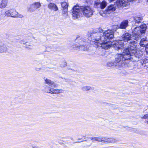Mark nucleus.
<instances>
[{"instance_id":"5701e85b","label":"nucleus","mask_w":148,"mask_h":148,"mask_svg":"<svg viewBox=\"0 0 148 148\" xmlns=\"http://www.w3.org/2000/svg\"><path fill=\"white\" fill-rule=\"evenodd\" d=\"M36 9L35 7V5L33 4L29 6L28 8V11L30 12H34Z\"/></svg>"},{"instance_id":"6e6552de","label":"nucleus","mask_w":148,"mask_h":148,"mask_svg":"<svg viewBox=\"0 0 148 148\" xmlns=\"http://www.w3.org/2000/svg\"><path fill=\"white\" fill-rule=\"evenodd\" d=\"M86 43L82 39H80L78 44L73 45V47L74 49H80L81 50L85 51L87 49Z\"/></svg>"},{"instance_id":"6ab92c4d","label":"nucleus","mask_w":148,"mask_h":148,"mask_svg":"<svg viewBox=\"0 0 148 148\" xmlns=\"http://www.w3.org/2000/svg\"><path fill=\"white\" fill-rule=\"evenodd\" d=\"M7 48L0 40V53L5 52L7 51Z\"/></svg>"},{"instance_id":"4be33fe9","label":"nucleus","mask_w":148,"mask_h":148,"mask_svg":"<svg viewBox=\"0 0 148 148\" xmlns=\"http://www.w3.org/2000/svg\"><path fill=\"white\" fill-rule=\"evenodd\" d=\"M7 3V0H2L0 3V8H5Z\"/></svg>"},{"instance_id":"f03ea898","label":"nucleus","mask_w":148,"mask_h":148,"mask_svg":"<svg viewBox=\"0 0 148 148\" xmlns=\"http://www.w3.org/2000/svg\"><path fill=\"white\" fill-rule=\"evenodd\" d=\"M72 16L74 19H77L82 15V13L87 17H91L93 14V11L89 6L80 7L78 5L74 6L73 8Z\"/></svg>"},{"instance_id":"20e7f679","label":"nucleus","mask_w":148,"mask_h":148,"mask_svg":"<svg viewBox=\"0 0 148 148\" xmlns=\"http://www.w3.org/2000/svg\"><path fill=\"white\" fill-rule=\"evenodd\" d=\"M126 50H123L122 53L117 54L115 60V67L117 69L121 68L122 66L123 61L125 60H129L131 57L126 54Z\"/></svg>"},{"instance_id":"b1692460","label":"nucleus","mask_w":148,"mask_h":148,"mask_svg":"<svg viewBox=\"0 0 148 148\" xmlns=\"http://www.w3.org/2000/svg\"><path fill=\"white\" fill-rule=\"evenodd\" d=\"M81 88L82 90L85 91L91 90L92 88L89 86H85L82 87Z\"/></svg>"},{"instance_id":"ddd939ff","label":"nucleus","mask_w":148,"mask_h":148,"mask_svg":"<svg viewBox=\"0 0 148 148\" xmlns=\"http://www.w3.org/2000/svg\"><path fill=\"white\" fill-rule=\"evenodd\" d=\"M107 5V2L105 0H103L102 2L95 1V2L94 6L95 7L100 8L101 9H103L106 7Z\"/></svg>"},{"instance_id":"a211bd4d","label":"nucleus","mask_w":148,"mask_h":148,"mask_svg":"<svg viewBox=\"0 0 148 148\" xmlns=\"http://www.w3.org/2000/svg\"><path fill=\"white\" fill-rule=\"evenodd\" d=\"M140 45L143 47H148V41L145 38L142 39L140 41Z\"/></svg>"},{"instance_id":"58836bf2","label":"nucleus","mask_w":148,"mask_h":148,"mask_svg":"<svg viewBox=\"0 0 148 148\" xmlns=\"http://www.w3.org/2000/svg\"><path fill=\"white\" fill-rule=\"evenodd\" d=\"M140 0H138V1H139Z\"/></svg>"},{"instance_id":"39448f33","label":"nucleus","mask_w":148,"mask_h":148,"mask_svg":"<svg viewBox=\"0 0 148 148\" xmlns=\"http://www.w3.org/2000/svg\"><path fill=\"white\" fill-rule=\"evenodd\" d=\"M103 33V30L101 28L95 29L90 34L92 41L97 42L99 40H101Z\"/></svg>"},{"instance_id":"f257e3e1","label":"nucleus","mask_w":148,"mask_h":148,"mask_svg":"<svg viewBox=\"0 0 148 148\" xmlns=\"http://www.w3.org/2000/svg\"><path fill=\"white\" fill-rule=\"evenodd\" d=\"M147 27L145 24H143L140 27H136L133 31L132 33L134 34L132 36L129 33H125L122 36V40H117L113 43L114 48L116 50L123 49L124 46V41H132L134 40L137 36H139L140 37L141 34L145 33Z\"/></svg>"},{"instance_id":"423d86ee","label":"nucleus","mask_w":148,"mask_h":148,"mask_svg":"<svg viewBox=\"0 0 148 148\" xmlns=\"http://www.w3.org/2000/svg\"><path fill=\"white\" fill-rule=\"evenodd\" d=\"M114 36V31L112 30L108 29L104 31L103 30V35L101 37V40H104L107 39H112Z\"/></svg>"},{"instance_id":"4468645a","label":"nucleus","mask_w":148,"mask_h":148,"mask_svg":"<svg viewBox=\"0 0 148 148\" xmlns=\"http://www.w3.org/2000/svg\"><path fill=\"white\" fill-rule=\"evenodd\" d=\"M45 83L49 86L56 88L58 86V84L55 82L48 78H44Z\"/></svg>"},{"instance_id":"7c9ffc66","label":"nucleus","mask_w":148,"mask_h":148,"mask_svg":"<svg viewBox=\"0 0 148 148\" xmlns=\"http://www.w3.org/2000/svg\"><path fill=\"white\" fill-rule=\"evenodd\" d=\"M21 44H26L27 42H25L24 40H22L21 41Z\"/></svg>"},{"instance_id":"2eb2a0df","label":"nucleus","mask_w":148,"mask_h":148,"mask_svg":"<svg viewBox=\"0 0 148 148\" xmlns=\"http://www.w3.org/2000/svg\"><path fill=\"white\" fill-rule=\"evenodd\" d=\"M61 7L63 9V14L67 15L68 5L67 3L65 2L61 3Z\"/></svg>"},{"instance_id":"9b49d317","label":"nucleus","mask_w":148,"mask_h":148,"mask_svg":"<svg viewBox=\"0 0 148 148\" xmlns=\"http://www.w3.org/2000/svg\"><path fill=\"white\" fill-rule=\"evenodd\" d=\"M99 142L102 143H114L117 141V140L115 138H113L102 137H99Z\"/></svg>"},{"instance_id":"72a5a7b5","label":"nucleus","mask_w":148,"mask_h":148,"mask_svg":"<svg viewBox=\"0 0 148 148\" xmlns=\"http://www.w3.org/2000/svg\"><path fill=\"white\" fill-rule=\"evenodd\" d=\"M146 51L147 52V54H148V47L146 49Z\"/></svg>"},{"instance_id":"9d476101","label":"nucleus","mask_w":148,"mask_h":148,"mask_svg":"<svg viewBox=\"0 0 148 148\" xmlns=\"http://www.w3.org/2000/svg\"><path fill=\"white\" fill-rule=\"evenodd\" d=\"M44 90L47 93H51V94H57L62 92L63 90L62 89H56L49 86H46Z\"/></svg>"},{"instance_id":"4c0bfd02","label":"nucleus","mask_w":148,"mask_h":148,"mask_svg":"<svg viewBox=\"0 0 148 148\" xmlns=\"http://www.w3.org/2000/svg\"><path fill=\"white\" fill-rule=\"evenodd\" d=\"M78 142V143H79V142Z\"/></svg>"},{"instance_id":"c9c22d12","label":"nucleus","mask_w":148,"mask_h":148,"mask_svg":"<svg viewBox=\"0 0 148 148\" xmlns=\"http://www.w3.org/2000/svg\"><path fill=\"white\" fill-rule=\"evenodd\" d=\"M79 37H78V38H77V40H79Z\"/></svg>"},{"instance_id":"2f4dec72","label":"nucleus","mask_w":148,"mask_h":148,"mask_svg":"<svg viewBox=\"0 0 148 148\" xmlns=\"http://www.w3.org/2000/svg\"><path fill=\"white\" fill-rule=\"evenodd\" d=\"M32 148H39L37 146L32 145Z\"/></svg>"},{"instance_id":"a878e982","label":"nucleus","mask_w":148,"mask_h":148,"mask_svg":"<svg viewBox=\"0 0 148 148\" xmlns=\"http://www.w3.org/2000/svg\"><path fill=\"white\" fill-rule=\"evenodd\" d=\"M33 4L35 5V7L36 9L40 8L41 6L40 3L39 2L34 3Z\"/></svg>"},{"instance_id":"cd10ccee","label":"nucleus","mask_w":148,"mask_h":148,"mask_svg":"<svg viewBox=\"0 0 148 148\" xmlns=\"http://www.w3.org/2000/svg\"><path fill=\"white\" fill-rule=\"evenodd\" d=\"M142 119H148V114H146L145 115L141 117Z\"/></svg>"},{"instance_id":"c85d7f7f","label":"nucleus","mask_w":148,"mask_h":148,"mask_svg":"<svg viewBox=\"0 0 148 148\" xmlns=\"http://www.w3.org/2000/svg\"><path fill=\"white\" fill-rule=\"evenodd\" d=\"M103 11H100L99 12V13L101 16L104 17L105 16V13H103Z\"/></svg>"},{"instance_id":"f3484780","label":"nucleus","mask_w":148,"mask_h":148,"mask_svg":"<svg viewBox=\"0 0 148 148\" xmlns=\"http://www.w3.org/2000/svg\"><path fill=\"white\" fill-rule=\"evenodd\" d=\"M48 8L54 11H56L58 10L57 6L54 3H50L48 5Z\"/></svg>"},{"instance_id":"473e14b6","label":"nucleus","mask_w":148,"mask_h":148,"mask_svg":"<svg viewBox=\"0 0 148 148\" xmlns=\"http://www.w3.org/2000/svg\"><path fill=\"white\" fill-rule=\"evenodd\" d=\"M40 69V68H36V70L37 71H39Z\"/></svg>"},{"instance_id":"bb28decb","label":"nucleus","mask_w":148,"mask_h":148,"mask_svg":"<svg viewBox=\"0 0 148 148\" xmlns=\"http://www.w3.org/2000/svg\"><path fill=\"white\" fill-rule=\"evenodd\" d=\"M99 137H93L91 138V139L93 141H97L99 142Z\"/></svg>"},{"instance_id":"7ed1b4c3","label":"nucleus","mask_w":148,"mask_h":148,"mask_svg":"<svg viewBox=\"0 0 148 148\" xmlns=\"http://www.w3.org/2000/svg\"><path fill=\"white\" fill-rule=\"evenodd\" d=\"M140 37L139 36H137L134 40L129 42V45L128 48H126L123 50H127L126 52V54L127 56L129 55L131 58V56H134L135 57L140 58L142 56L143 53L137 47V41L139 40Z\"/></svg>"},{"instance_id":"aec40b11","label":"nucleus","mask_w":148,"mask_h":148,"mask_svg":"<svg viewBox=\"0 0 148 148\" xmlns=\"http://www.w3.org/2000/svg\"><path fill=\"white\" fill-rule=\"evenodd\" d=\"M116 9V6L115 5H111L108 7V8L106 10V11L108 13L109 12L114 11Z\"/></svg>"},{"instance_id":"393cba45","label":"nucleus","mask_w":148,"mask_h":148,"mask_svg":"<svg viewBox=\"0 0 148 148\" xmlns=\"http://www.w3.org/2000/svg\"><path fill=\"white\" fill-rule=\"evenodd\" d=\"M116 64V63H115V62L114 63L112 62H108L107 63V66L110 67H113L114 66L115 67Z\"/></svg>"},{"instance_id":"dca6fc26","label":"nucleus","mask_w":148,"mask_h":148,"mask_svg":"<svg viewBox=\"0 0 148 148\" xmlns=\"http://www.w3.org/2000/svg\"><path fill=\"white\" fill-rule=\"evenodd\" d=\"M134 22H135V25L137 27H140V26L143 25L142 24L140 26L138 25V24L141 23L142 21V18L141 17H136L134 19Z\"/></svg>"},{"instance_id":"c756f323","label":"nucleus","mask_w":148,"mask_h":148,"mask_svg":"<svg viewBox=\"0 0 148 148\" xmlns=\"http://www.w3.org/2000/svg\"><path fill=\"white\" fill-rule=\"evenodd\" d=\"M66 65V63L65 62H63V65H62V64L61 65V67H64V66H65Z\"/></svg>"},{"instance_id":"1a4fd4ad","label":"nucleus","mask_w":148,"mask_h":148,"mask_svg":"<svg viewBox=\"0 0 148 148\" xmlns=\"http://www.w3.org/2000/svg\"><path fill=\"white\" fill-rule=\"evenodd\" d=\"M112 43L111 42L108 41L106 40H101L97 43V46L101 47L103 49H109L111 47Z\"/></svg>"},{"instance_id":"f704fd0d","label":"nucleus","mask_w":148,"mask_h":148,"mask_svg":"<svg viewBox=\"0 0 148 148\" xmlns=\"http://www.w3.org/2000/svg\"><path fill=\"white\" fill-rule=\"evenodd\" d=\"M2 14H1V13H0V18H1V17Z\"/></svg>"},{"instance_id":"f8f14e48","label":"nucleus","mask_w":148,"mask_h":148,"mask_svg":"<svg viewBox=\"0 0 148 148\" xmlns=\"http://www.w3.org/2000/svg\"><path fill=\"white\" fill-rule=\"evenodd\" d=\"M116 2L117 5L119 8L122 6H126L130 4L128 0H117Z\"/></svg>"},{"instance_id":"412c9836","label":"nucleus","mask_w":148,"mask_h":148,"mask_svg":"<svg viewBox=\"0 0 148 148\" xmlns=\"http://www.w3.org/2000/svg\"><path fill=\"white\" fill-rule=\"evenodd\" d=\"M128 25V21L125 20L122 22L120 26V28L121 29H125Z\"/></svg>"},{"instance_id":"e433bc0d","label":"nucleus","mask_w":148,"mask_h":148,"mask_svg":"<svg viewBox=\"0 0 148 148\" xmlns=\"http://www.w3.org/2000/svg\"><path fill=\"white\" fill-rule=\"evenodd\" d=\"M147 2L148 3V0H147Z\"/></svg>"},{"instance_id":"0eeeda50","label":"nucleus","mask_w":148,"mask_h":148,"mask_svg":"<svg viewBox=\"0 0 148 148\" xmlns=\"http://www.w3.org/2000/svg\"><path fill=\"white\" fill-rule=\"evenodd\" d=\"M5 16H11L14 18H22L23 16L17 12L14 9H11L6 11L5 13Z\"/></svg>"}]
</instances>
